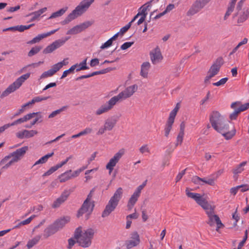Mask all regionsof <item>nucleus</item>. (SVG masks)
<instances>
[{"instance_id": "nucleus-1", "label": "nucleus", "mask_w": 249, "mask_h": 249, "mask_svg": "<svg viewBox=\"0 0 249 249\" xmlns=\"http://www.w3.org/2000/svg\"><path fill=\"white\" fill-rule=\"evenodd\" d=\"M210 122L214 129L221 133L226 140L231 139L235 135V129L229 130V122L219 112L213 111L210 116Z\"/></svg>"}, {"instance_id": "nucleus-2", "label": "nucleus", "mask_w": 249, "mask_h": 249, "mask_svg": "<svg viewBox=\"0 0 249 249\" xmlns=\"http://www.w3.org/2000/svg\"><path fill=\"white\" fill-rule=\"evenodd\" d=\"M69 220L70 218L68 217H64L56 220L53 223L49 225L45 229L42 235L43 238L47 239L50 236L55 234L60 229H62Z\"/></svg>"}, {"instance_id": "nucleus-3", "label": "nucleus", "mask_w": 249, "mask_h": 249, "mask_svg": "<svg viewBox=\"0 0 249 249\" xmlns=\"http://www.w3.org/2000/svg\"><path fill=\"white\" fill-rule=\"evenodd\" d=\"M123 193V191L121 187H119L116 190L103 211L102 214V217L104 218L108 216L114 211L122 196Z\"/></svg>"}, {"instance_id": "nucleus-4", "label": "nucleus", "mask_w": 249, "mask_h": 249, "mask_svg": "<svg viewBox=\"0 0 249 249\" xmlns=\"http://www.w3.org/2000/svg\"><path fill=\"white\" fill-rule=\"evenodd\" d=\"M30 73H27L20 76L17 79L15 82L10 85L8 88L2 92L0 95V98H2L3 97H6L10 93L18 89L22 85V84L30 77Z\"/></svg>"}, {"instance_id": "nucleus-5", "label": "nucleus", "mask_w": 249, "mask_h": 249, "mask_svg": "<svg viewBox=\"0 0 249 249\" xmlns=\"http://www.w3.org/2000/svg\"><path fill=\"white\" fill-rule=\"evenodd\" d=\"M94 188H93L91 190H90L89 193L87 196V198L84 201L81 208L78 210L77 213V217L78 218L82 216L84 213L88 212L90 208V206H91L89 213L86 215V219H88L89 218V215L93 211L94 207V202L92 201L91 203H90V200L92 197V193L94 192Z\"/></svg>"}, {"instance_id": "nucleus-6", "label": "nucleus", "mask_w": 249, "mask_h": 249, "mask_svg": "<svg viewBox=\"0 0 249 249\" xmlns=\"http://www.w3.org/2000/svg\"><path fill=\"white\" fill-rule=\"evenodd\" d=\"M95 231L89 228L84 231L82 233L81 237L77 240L79 245L83 248H88L91 244V240L93 238Z\"/></svg>"}, {"instance_id": "nucleus-7", "label": "nucleus", "mask_w": 249, "mask_h": 249, "mask_svg": "<svg viewBox=\"0 0 249 249\" xmlns=\"http://www.w3.org/2000/svg\"><path fill=\"white\" fill-rule=\"evenodd\" d=\"M94 0H84L68 16L72 20L83 14Z\"/></svg>"}, {"instance_id": "nucleus-8", "label": "nucleus", "mask_w": 249, "mask_h": 249, "mask_svg": "<svg viewBox=\"0 0 249 249\" xmlns=\"http://www.w3.org/2000/svg\"><path fill=\"white\" fill-rule=\"evenodd\" d=\"M138 89V86L136 84L130 86L119 93L117 95L113 96L117 103L121 102L122 100L126 99L131 96Z\"/></svg>"}, {"instance_id": "nucleus-9", "label": "nucleus", "mask_w": 249, "mask_h": 249, "mask_svg": "<svg viewBox=\"0 0 249 249\" xmlns=\"http://www.w3.org/2000/svg\"><path fill=\"white\" fill-rule=\"evenodd\" d=\"M70 38V36L65 37L64 38L58 39L48 45L44 50L43 53L47 54L52 53L56 49L63 46L66 42Z\"/></svg>"}, {"instance_id": "nucleus-10", "label": "nucleus", "mask_w": 249, "mask_h": 249, "mask_svg": "<svg viewBox=\"0 0 249 249\" xmlns=\"http://www.w3.org/2000/svg\"><path fill=\"white\" fill-rule=\"evenodd\" d=\"M210 1L209 0H196L187 12L188 16H193L198 13Z\"/></svg>"}, {"instance_id": "nucleus-11", "label": "nucleus", "mask_w": 249, "mask_h": 249, "mask_svg": "<svg viewBox=\"0 0 249 249\" xmlns=\"http://www.w3.org/2000/svg\"><path fill=\"white\" fill-rule=\"evenodd\" d=\"M207 216L208 217V220L206 222L211 227L214 226V223H216L217 225L216 231H218L219 229L224 227L219 216L214 214V211L212 213L207 212Z\"/></svg>"}, {"instance_id": "nucleus-12", "label": "nucleus", "mask_w": 249, "mask_h": 249, "mask_svg": "<svg viewBox=\"0 0 249 249\" xmlns=\"http://www.w3.org/2000/svg\"><path fill=\"white\" fill-rule=\"evenodd\" d=\"M94 23L93 21H87L79 25H76L71 29L68 30L67 35H75L84 31L89 27L90 26Z\"/></svg>"}, {"instance_id": "nucleus-13", "label": "nucleus", "mask_w": 249, "mask_h": 249, "mask_svg": "<svg viewBox=\"0 0 249 249\" xmlns=\"http://www.w3.org/2000/svg\"><path fill=\"white\" fill-rule=\"evenodd\" d=\"M117 103L114 98L112 97L106 104L102 105L96 111L95 114L100 115L111 110Z\"/></svg>"}, {"instance_id": "nucleus-14", "label": "nucleus", "mask_w": 249, "mask_h": 249, "mask_svg": "<svg viewBox=\"0 0 249 249\" xmlns=\"http://www.w3.org/2000/svg\"><path fill=\"white\" fill-rule=\"evenodd\" d=\"M124 152L120 150L118 152L116 153L113 158H112L106 165V168L109 170V174L112 171L113 167L116 165L117 163L119 161V160L121 158Z\"/></svg>"}, {"instance_id": "nucleus-15", "label": "nucleus", "mask_w": 249, "mask_h": 249, "mask_svg": "<svg viewBox=\"0 0 249 249\" xmlns=\"http://www.w3.org/2000/svg\"><path fill=\"white\" fill-rule=\"evenodd\" d=\"M150 58L153 64L159 63L163 58L159 46L150 53Z\"/></svg>"}, {"instance_id": "nucleus-16", "label": "nucleus", "mask_w": 249, "mask_h": 249, "mask_svg": "<svg viewBox=\"0 0 249 249\" xmlns=\"http://www.w3.org/2000/svg\"><path fill=\"white\" fill-rule=\"evenodd\" d=\"M28 149V147L27 146L22 147L10 153V156L13 157L12 159L14 161L17 162L24 155Z\"/></svg>"}, {"instance_id": "nucleus-17", "label": "nucleus", "mask_w": 249, "mask_h": 249, "mask_svg": "<svg viewBox=\"0 0 249 249\" xmlns=\"http://www.w3.org/2000/svg\"><path fill=\"white\" fill-rule=\"evenodd\" d=\"M70 195V192L68 190H65L53 203L52 205V208H58L61 204L64 202Z\"/></svg>"}, {"instance_id": "nucleus-18", "label": "nucleus", "mask_w": 249, "mask_h": 249, "mask_svg": "<svg viewBox=\"0 0 249 249\" xmlns=\"http://www.w3.org/2000/svg\"><path fill=\"white\" fill-rule=\"evenodd\" d=\"M197 204L205 210L207 214V212L212 213L214 211L215 206L210 204L208 201L203 197L200 199V201L199 202H198Z\"/></svg>"}, {"instance_id": "nucleus-19", "label": "nucleus", "mask_w": 249, "mask_h": 249, "mask_svg": "<svg viewBox=\"0 0 249 249\" xmlns=\"http://www.w3.org/2000/svg\"><path fill=\"white\" fill-rule=\"evenodd\" d=\"M231 107L233 109H235L236 107L240 113L249 108V103H246L242 105L241 102L236 101L231 104Z\"/></svg>"}, {"instance_id": "nucleus-20", "label": "nucleus", "mask_w": 249, "mask_h": 249, "mask_svg": "<svg viewBox=\"0 0 249 249\" xmlns=\"http://www.w3.org/2000/svg\"><path fill=\"white\" fill-rule=\"evenodd\" d=\"M175 119L168 117L164 128V136L168 138L174 123Z\"/></svg>"}, {"instance_id": "nucleus-21", "label": "nucleus", "mask_w": 249, "mask_h": 249, "mask_svg": "<svg viewBox=\"0 0 249 249\" xmlns=\"http://www.w3.org/2000/svg\"><path fill=\"white\" fill-rule=\"evenodd\" d=\"M140 195L134 192L133 195L131 196L130 198H129L127 205V207L129 210H130L132 209V208L137 201L138 197Z\"/></svg>"}, {"instance_id": "nucleus-22", "label": "nucleus", "mask_w": 249, "mask_h": 249, "mask_svg": "<svg viewBox=\"0 0 249 249\" xmlns=\"http://www.w3.org/2000/svg\"><path fill=\"white\" fill-rule=\"evenodd\" d=\"M150 66L151 65L149 62H143L141 65V75L144 78L147 77L148 71Z\"/></svg>"}, {"instance_id": "nucleus-23", "label": "nucleus", "mask_w": 249, "mask_h": 249, "mask_svg": "<svg viewBox=\"0 0 249 249\" xmlns=\"http://www.w3.org/2000/svg\"><path fill=\"white\" fill-rule=\"evenodd\" d=\"M185 192L187 196L194 199L197 203L200 201V199L202 197L199 194L190 192L189 191V188H186Z\"/></svg>"}, {"instance_id": "nucleus-24", "label": "nucleus", "mask_w": 249, "mask_h": 249, "mask_svg": "<svg viewBox=\"0 0 249 249\" xmlns=\"http://www.w3.org/2000/svg\"><path fill=\"white\" fill-rule=\"evenodd\" d=\"M71 170H69L64 173L61 174L59 177L58 178L60 179V182H64L68 180L71 179Z\"/></svg>"}, {"instance_id": "nucleus-25", "label": "nucleus", "mask_w": 249, "mask_h": 249, "mask_svg": "<svg viewBox=\"0 0 249 249\" xmlns=\"http://www.w3.org/2000/svg\"><path fill=\"white\" fill-rule=\"evenodd\" d=\"M249 17V7L247 8L243 12L242 15L240 16L238 20V23H241L246 21Z\"/></svg>"}, {"instance_id": "nucleus-26", "label": "nucleus", "mask_w": 249, "mask_h": 249, "mask_svg": "<svg viewBox=\"0 0 249 249\" xmlns=\"http://www.w3.org/2000/svg\"><path fill=\"white\" fill-rule=\"evenodd\" d=\"M54 155V152H52L51 153H48V154L43 156L40 159H39L37 161H36L35 163L33 165V166H34L37 164H42L45 163L48 160L49 158L52 157Z\"/></svg>"}, {"instance_id": "nucleus-27", "label": "nucleus", "mask_w": 249, "mask_h": 249, "mask_svg": "<svg viewBox=\"0 0 249 249\" xmlns=\"http://www.w3.org/2000/svg\"><path fill=\"white\" fill-rule=\"evenodd\" d=\"M50 96H46V97H42V96H36L32 99L31 101L27 103V105L28 106L31 105H33L36 103H38L39 102H41L44 100H46L50 98Z\"/></svg>"}, {"instance_id": "nucleus-28", "label": "nucleus", "mask_w": 249, "mask_h": 249, "mask_svg": "<svg viewBox=\"0 0 249 249\" xmlns=\"http://www.w3.org/2000/svg\"><path fill=\"white\" fill-rule=\"evenodd\" d=\"M116 123V120L115 119H107L105 123L104 126L107 130L110 131L115 126Z\"/></svg>"}, {"instance_id": "nucleus-29", "label": "nucleus", "mask_w": 249, "mask_h": 249, "mask_svg": "<svg viewBox=\"0 0 249 249\" xmlns=\"http://www.w3.org/2000/svg\"><path fill=\"white\" fill-rule=\"evenodd\" d=\"M41 238L40 235H37L32 239L31 240H30L27 245L26 246L28 249H30L32 248L33 246L36 245L40 240Z\"/></svg>"}, {"instance_id": "nucleus-30", "label": "nucleus", "mask_w": 249, "mask_h": 249, "mask_svg": "<svg viewBox=\"0 0 249 249\" xmlns=\"http://www.w3.org/2000/svg\"><path fill=\"white\" fill-rule=\"evenodd\" d=\"M159 0H151L147 2L145 4L143 5L141 8L140 9H142V13H147L146 12V10H149L150 8L151 7V3H156L159 1Z\"/></svg>"}, {"instance_id": "nucleus-31", "label": "nucleus", "mask_w": 249, "mask_h": 249, "mask_svg": "<svg viewBox=\"0 0 249 249\" xmlns=\"http://www.w3.org/2000/svg\"><path fill=\"white\" fill-rule=\"evenodd\" d=\"M78 66V64L76 63V64L72 65L69 69L63 72L60 79H63L65 77H66L68 75V74L71 73V72H73L74 70L76 69V68Z\"/></svg>"}, {"instance_id": "nucleus-32", "label": "nucleus", "mask_w": 249, "mask_h": 249, "mask_svg": "<svg viewBox=\"0 0 249 249\" xmlns=\"http://www.w3.org/2000/svg\"><path fill=\"white\" fill-rule=\"evenodd\" d=\"M41 49L42 47L39 46H36L35 47H33L29 52L28 56L29 57L33 56V55L37 54Z\"/></svg>"}, {"instance_id": "nucleus-33", "label": "nucleus", "mask_w": 249, "mask_h": 249, "mask_svg": "<svg viewBox=\"0 0 249 249\" xmlns=\"http://www.w3.org/2000/svg\"><path fill=\"white\" fill-rule=\"evenodd\" d=\"M246 164L247 161H243L239 164L236 168L234 169L233 170V173L234 175L241 173L244 170V168L242 167L245 166Z\"/></svg>"}, {"instance_id": "nucleus-34", "label": "nucleus", "mask_w": 249, "mask_h": 249, "mask_svg": "<svg viewBox=\"0 0 249 249\" xmlns=\"http://www.w3.org/2000/svg\"><path fill=\"white\" fill-rule=\"evenodd\" d=\"M67 10V8H62L59 10L53 13L52 15L49 18H55L56 17H60L63 15Z\"/></svg>"}, {"instance_id": "nucleus-35", "label": "nucleus", "mask_w": 249, "mask_h": 249, "mask_svg": "<svg viewBox=\"0 0 249 249\" xmlns=\"http://www.w3.org/2000/svg\"><path fill=\"white\" fill-rule=\"evenodd\" d=\"M67 108V106H63L61 108L52 112L48 116L49 118H53L57 115L60 114L61 112L64 111Z\"/></svg>"}, {"instance_id": "nucleus-36", "label": "nucleus", "mask_w": 249, "mask_h": 249, "mask_svg": "<svg viewBox=\"0 0 249 249\" xmlns=\"http://www.w3.org/2000/svg\"><path fill=\"white\" fill-rule=\"evenodd\" d=\"M46 10H47V8L44 7L42 9H40V10H39L37 11H35L33 13H31V14H30L29 16H34L37 19L38 18H39L40 16V15L42 14H43V13L46 12Z\"/></svg>"}, {"instance_id": "nucleus-37", "label": "nucleus", "mask_w": 249, "mask_h": 249, "mask_svg": "<svg viewBox=\"0 0 249 249\" xmlns=\"http://www.w3.org/2000/svg\"><path fill=\"white\" fill-rule=\"evenodd\" d=\"M219 70L220 68L212 65L208 71V73L214 77L218 73V72L219 71Z\"/></svg>"}, {"instance_id": "nucleus-38", "label": "nucleus", "mask_w": 249, "mask_h": 249, "mask_svg": "<svg viewBox=\"0 0 249 249\" xmlns=\"http://www.w3.org/2000/svg\"><path fill=\"white\" fill-rule=\"evenodd\" d=\"M78 66L80 67L79 68H77L76 69V71L89 69V67L87 66V58L84 59L82 62L79 64Z\"/></svg>"}, {"instance_id": "nucleus-39", "label": "nucleus", "mask_w": 249, "mask_h": 249, "mask_svg": "<svg viewBox=\"0 0 249 249\" xmlns=\"http://www.w3.org/2000/svg\"><path fill=\"white\" fill-rule=\"evenodd\" d=\"M34 24H31L28 25H18L16 26L17 27L16 29V31H18L19 32H23L24 30L28 29L32 27V26H34Z\"/></svg>"}, {"instance_id": "nucleus-40", "label": "nucleus", "mask_w": 249, "mask_h": 249, "mask_svg": "<svg viewBox=\"0 0 249 249\" xmlns=\"http://www.w3.org/2000/svg\"><path fill=\"white\" fill-rule=\"evenodd\" d=\"M179 108V104L178 103L175 108L171 111L170 113L169 117L171 118L172 119H175L176 116L177 115V112L178 111Z\"/></svg>"}, {"instance_id": "nucleus-41", "label": "nucleus", "mask_w": 249, "mask_h": 249, "mask_svg": "<svg viewBox=\"0 0 249 249\" xmlns=\"http://www.w3.org/2000/svg\"><path fill=\"white\" fill-rule=\"evenodd\" d=\"M131 240L139 244L140 243V236L137 231H134L131 234L130 237Z\"/></svg>"}, {"instance_id": "nucleus-42", "label": "nucleus", "mask_w": 249, "mask_h": 249, "mask_svg": "<svg viewBox=\"0 0 249 249\" xmlns=\"http://www.w3.org/2000/svg\"><path fill=\"white\" fill-rule=\"evenodd\" d=\"M59 168V167L58 166V165L57 164L56 165H55L53 167H52L49 170H48L47 172H46L43 175V176L44 177V176H49V175H51L52 174H53L55 171H56Z\"/></svg>"}, {"instance_id": "nucleus-43", "label": "nucleus", "mask_w": 249, "mask_h": 249, "mask_svg": "<svg viewBox=\"0 0 249 249\" xmlns=\"http://www.w3.org/2000/svg\"><path fill=\"white\" fill-rule=\"evenodd\" d=\"M125 244L127 249H130L134 247L137 246L139 244L133 241V240H126Z\"/></svg>"}, {"instance_id": "nucleus-44", "label": "nucleus", "mask_w": 249, "mask_h": 249, "mask_svg": "<svg viewBox=\"0 0 249 249\" xmlns=\"http://www.w3.org/2000/svg\"><path fill=\"white\" fill-rule=\"evenodd\" d=\"M223 64L224 60L223 58L222 57H219L215 60L213 65L220 69Z\"/></svg>"}, {"instance_id": "nucleus-45", "label": "nucleus", "mask_w": 249, "mask_h": 249, "mask_svg": "<svg viewBox=\"0 0 249 249\" xmlns=\"http://www.w3.org/2000/svg\"><path fill=\"white\" fill-rule=\"evenodd\" d=\"M25 138H30L34 137L35 135L37 134V131L36 130H25Z\"/></svg>"}, {"instance_id": "nucleus-46", "label": "nucleus", "mask_w": 249, "mask_h": 249, "mask_svg": "<svg viewBox=\"0 0 249 249\" xmlns=\"http://www.w3.org/2000/svg\"><path fill=\"white\" fill-rule=\"evenodd\" d=\"M82 233V228L81 227L77 228L74 231V238H75L77 240H78L81 237Z\"/></svg>"}, {"instance_id": "nucleus-47", "label": "nucleus", "mask_w": 249, "mask_h": 249, "mask_svg": "<svg viewBox=\"0 0 249 249\" xmlns=\"http://www.w3.org/2000/svg\"><path fill=\"white\" fill-rule=\"evenodd\" d=\"M54 74L53 71L51 69L47 71H44L42 73L40 76V79L46 78L49 77H51Z\"/></svg>"}, {"instance_id": "nucleus-48", "label": "nucleus", "mask_w": 249, "mask_h": 249, "mask_svg": "<svg viewBox=\"0 0 249 249\" xmlns=\"http://www.w3.org/2000/svg\"><path fill=\"white\" fill-rule=\"evenodd\" d=\"M228 80V78L225 77V78H222L221 79H220L219 81H218L217 82L213 83V86H217V87H218V86H220L221 85H224L227 82Z\"/></svg>"}, {"instance_id": "nucleus-49", "label": "nucleus", "mask_w": 249, "mask_h": 249, "mask_svg": "<svg viewBox=\"0 0 249 249\" xmlns=\"http://www.w3.org/2000/svg\"><path fill=\"white\" fill-rule=\"evenodd\" d=\"M183 136L184 134L178 133L177 138V142L175 144V147H177L178 145L181 144L183 139Z\"/></svg>"}, {"instance_id": "nucleus-50", "label": "nucleus", "mask_w": 249, "mask_h": 249, "mask_svg": "<svg viewBox=\"0 0 249 249\" xmlns=\"http://www.w3.org/2000/svg\"><path fill=\"white\" fill-rule=\"evenodd\" d=\"M131 26V23H128L127 25L122 27L119 32L121 35H123L130 28Z\"/></svg>"}, {"instance_id": "nucleus-51", "label": "nucleus", "mask_w": 249, "mask_h": 249, "mask_svg": "<svg viewBox=\"0 0 249 249\" xmlns=\"http://www.w3.org/2000/svg\"><path fill=\"white\" fill-rule=\"evenodd\" d=\"M234 111L230 114V119L231 120H236L237 118L238 114L240 113V112L238 110V109L235 107V109H234Z\"/></svg>"}, {"instance_id": "nucleus-52", "label": "nucleus", "mask_w": 249, "mask_h": 249, "mask_svg": "<svg viewBox=\"0 0 249 249\" xmlns=\"http://www.w3.org/2000/svg\"><path fill=\"white\" fill-rule=\"evenodd\" d=\"M40 113V112L31 113L25 115L23 117L24 118V120L26 122L33 118L36 115H38Z\"/></svg>"}, {"instance_id": "nucleus-53", "label": "nucleus", "mask_w": 249, "mask_h": 249, "mask_svg": "<svg viewBox=\"0 0 249 249\" xmlns=\"http://www.w3.org/2000/svg\"><path fill=\"white\" fill-rule=\"evenodd\" d=\"M146 183H147V180H145L142 183V184H141L140 186H139L137 188L136 190H135V191L134 192L136 193V194H137L138 195L140 196V194H141V191L145 187V186L146 184Z\"/></svg>"}, {"instance_id": "nucleus-54", "label": "nucleus", "mask_w": 249, "mask_h": 249, "mask_svg": "<svg viewBox=\"0 0 249 249\" xmlns=\"http://www.w3.org/2000/svg\"><path fill=\"white\" fill-rule=\"evenodd\" d=\"M133 44L134 42H126L122 45L121 49L123 50H126L130 48Z\"/></svg>"}, {"instance_id": "nucleus-55", "label": "nucleus", "mask_w": 249, "mask_h": 249, "mask_svg": "<svg viewBox=\"0 0 249 249\" xmlns=\"http://www.w3.org/2000/svg\"><path fill=\"white\" fill-rule=\"evenodd\" d=\"M27 106H28V105H27V104H26H26H24V105H23L21 106V108H20V109H19L18 110V111L17 113H16L14 115V116L12 117V118H14V117H16V116H18L19 114H20L21 113H22V112L24 111L25 108L26 107H27Z\"/></svg>"}, {"instance_id": "nucleus-56", "label": "nucleus", "mask_w": 249, "mask_h": 249, "mask_svg": "<svg viewBox=\"0 0 249 249\" xmlns=\"http://www.w3.org/2000/svg\"><path fill=\"white\" fill-rule=\"evenodd\" d=\"M112 41L109 39L105 43H104L100 47L101 49H105L108 47L111 46L112 44Z\"/></svg>"}, {"instance_id": "nucleus-57", "label": "nucleus", "mask_w": 249, "mask_h": 249, "mask_svg": "<svg viewBox=\"0 0 249 249\" xmlns=\"http://www.w3.org/2000/svg\"><path fill=\"white\" fill-rule=\"evenodd\" d=\"M203 182L208 184L210 185L213 186L214 185V180L213 178H209L208 179H206L205 178H202Z\"/></svg>"}, {"instance_id": "nucleus-58", "label": "nucleus", "mask_w": 249, "mask_h": 249, "mask_svg": "<svg viewBox=\"0 0 249 249\" xmlns=\"http://www.w3.org/2000/svg\"><path fill=\"white\" fill-rule=\"evenodd\" d=\"M25 122V121L24 120V117H22V118H20L14 121L13 123L9 124H10V126H14V125H17L18 124H19L24 123Z\"/></svg>"}, {"instance_id": "nucleus-59", "label": "nucleus", "mask_w": 249, "mask_h": 249, "mask_svg": "<svg viewBox=\"0 0 249 249\" xmlns=\"http://www.w3.org/2000/svg\"><path fill=\"white\" fill-rule=\"evenodd\" d=\"M40 40H41V39H40V36H39L38 35L37 36H36L35 37H34L31 40H30V41H28L27 43L28 44H33L38 42Z\"/></svg>"}, {"instance_id": "nucleus-60", "label": "nucleus", "mask_w": 249, "mask_h": 249, "mask_svg": "<svg viewBox=\"0 0 249 249\" xmlns=\"http://www.w3.org/2000/svg\"><path fill=\"white\" fill-rule=\"evenodd\" d=\"M92 131V129L89 127H87L84 130L79 132L80 136L85 135L90 133Z\"/></svg>"}, {"instance_id": "nucleus-61", "label": "nucleus", "mask_w": 249, "mask_h": 249, "mask_svg": "<svg viewBox=\"0 0 249 249\" xmlns=\"http://www.w3.org/2000/svg\"><path fill=\"white\" fill-rule=\"evenodd\" d=\"M76 242V241L72 238H71L68 239V246H67V248L68 249H71L72 247L74 245Z\"/></svg>"}, {"instance_id": "nucleus-62", "label": "nucleus", "mask_w": 249, "mask_h": 249, "mask_svg": "<svg viewBox=\"0 0 249 249\" xmlns=\"http://www.w3.org/2000/svg\"><path fill=\"white\" fill-rule=\"evenodd\" d=\"M140 152L142 154H143L145 152L149 153V149L148 147V145L147 144H145L142 145L140 148Z\"/></svg>"}, {"instance_id": "nucleus-63", "label": "nucleus", "mask_w": 249, "mask_h": 249, "mask_svg": "<svg viewBox=\"0 0 249 249\" xmlns=\"http://www.w3.org/2000/svg\"><path fill=\"white\" fill-rule=\"evenodd\" d=\"M25 130H23L22 131H19L17 133H16V137L20 139H22L23 138H25Z\"/></svg>"}, {"instance_id": "nucleus-64", "label": "nucleus", "mask_w": 249, "mask_h": 249, "mask_svg": "<svg viewBox=\"0 0 249 249\" xmlns=\"http://www.w3.org/2000/svg\"><path fill=\"white\" fill-rule=\"evenodd\" d=\"M239 186L240 187V189L241 188V192H245L249 190V185L247 184H242L241 185H239Z\"/></svg>"}]
</instances>
